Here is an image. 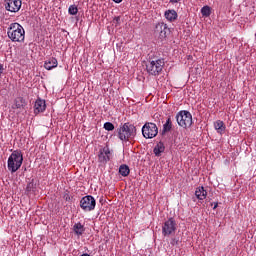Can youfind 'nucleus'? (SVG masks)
Instances as JSON below:
<instances>
[{"instance_id": "nucleus-1", "label": "nucleus", "mask_w": 256, "mask_h": 256, "mask_svg": "<svg viewBox=\"0 0 256 256\" xmlns=\"http://www.w3.org/2000/svg\"><path fill=\"white\" fill-rule=\"evenodd\" d=\"M7 37L12 43H23L25 41V28L17 22L11 23L7 28Z\"/></svg>"}, {"instance_id": "nucleus-2", "label": "nucleus", "mask_w": 256, "mask_h": 256, "mask_svg": "<svg viewBox=\"0 0 256 256\" xmlns=\"http://www.w3.org/2000/svg\"><path fill=\"white\" fill-rule=\"evenodd\" d=\"M23 165V153L21 151L16 150L11 153L8 157L7 167L10 173H17L21 166Z\"/></svg>"}, {"instance_id": "nucleus-3", "label": "nucleus", "mask_w": 256, "mask_h": 256, "mask_svg": "<svg viewBox=\"0 0 256 256\" xmlns=\"http://www.w3.org/2000/svg\"><path fill=\"white\" fill-rule=\"evenodd\" d=\"M135 135H137V128H135V125L131 123H124L118 129V139H120V141H124L125 143H127V141L130 139H135Z\"/></svg>"}, {"instance_id": "nucleus-4", "label": "nucleus", "mask_w": 256, "mask_h": 256, "mask_svg": "<svg viewBox=\"0 0 256 256\" xmlns=\"http://www.w3.org/2000/svg\"><path fill=\"white\" fill-rule=\"evenodd\" d=\"M163 67H165V60L163 58H159L157 60H152L146 64V71L150 75L157 77L163 71Z\"/></svg>"}, {"instance_id": "nucleus-5", "label": "nucleus", "mask_w": 256, "mask_h": 256, "mask_svg": "<svg viewBox=\"0 0 256 256\" xmlns=\"http://www.w3.org/2000/svg\"><path fill=\"white\" fill-rule=\"evenodd\" d=\"M176 121L179 127L187 129V127H191V125H193V116L191 115V112L182 110L176 115Z\"/></svg>"}, {"instance_id": "nucleus-6", "label": "nucleus", "mask_w": 256, "mask_h": 256, "mask_svg": "<svg viewBox=\"0 0 256 256\" xmlns=\"http://www.w3.org/2000/svg\"><path fill=\"white\" fill-rule=\"evenodd\" d=\"M96 205H97V201L95 200V197H93L91 195H86V196L82 197L80 200V208L85 213L95 211Z\"/></svg>"}, {"instance_id": "nucleus-7", "label": "nucleus", "mask_w": 256, "mask_h": 256, "mask_svg": "<svg viewBox=\"0 0 256 256\" xmlns=\"http://www.w3.org/2000/svg\"><path fill=\"white\" fill-rule=\"evenodd\" d=\"M159 133V128H157V124L153 122H147L142 127V135L145 139H153L157 137Z\"/></svg>"}, {"instance_id": "nucleus-8", "label": "nucleus", "mask_w": 256, "mask_h": 256, "mask_svg": "<svg viewBox=\"0 0 256 256\" xmlns=\"http://www.w3.org/2000/svg\"><path fill=\"white\" fill-rule=\"evenodd\" d=\"M177 231V222L175 218H169L162 225V235L164 237H171V235H175Z\"/></svg>"}, {"instance_id": "nucleus-9", "label": "nucleus", "mask_w": 256, "mask_h": 256, "mask_svg": "<svg viewBox=\"0 0 256 256\" xmlns=\"http://www.w3.org/2000/svg\"><path fill=\"white\" fill-rule=\"evenodd\" d=\"M98 161H99V163H102L103 165H105V164L109 163V161H111V150L109 149V146H105L99 150Z\"/></svg>"}, {"instance_id": "nucleus-10", "label": "nucleus", "mask_w": 256, "mask_h": 256, "mask_svg": "<svg viewBox=\"0 0 256 256\" xmlns=\"http://www.w3.org/2000/svg\"><path fill=\"white\" fill-rule=\"evenodd\" d=\"M21 5V0H7L5 2V9L10 11V13H17L21 9Z\"/></svg>"}, {"instance_id": "nucleus-11", "label": "nucleus", "mask_w": 256, "mask_h": 256, "mask_svg": "<svg viewBox=\"0 0 256 256\" xmlns=\"http://www.w3.org/2000/svg\"><path fill=\"white\" fill-rule=\"evenodd\" d=\"M45 109H47V103L45 102V100L38 98L34 104L35 115H39V113H44Z\"/></svg>"}, {"instance_id": "nucleus-12", "label": "nucleus", "mask_w": 256, "mask_h": 256, "mask_svg": "<svg viewBox=\"0 0 256 256\" xmlns=\"http://www.w3.org/2000/svg\"><path fill=\"white\" fill-rule=\"evenodd\" d=\"M57 65H59V62L57 61V58H55V57L48 58L44 62V68H46L47 71H51L52 69H55L57 67Z\"/></svg>"}, {"instance_id": "nucleus-13", "label": "nucleus", "mask_w": 256, "mask_h": 256, "mask_svg": "<svg viewBox=\"0 0 256 256\" xmlns=\"http://www.w3.org/2000/svg\"><path fill=\"white\" fill-rule=\"evenodd\" d=\"M195 196L199 201H204V199H207V190L203 186H200L196 188Z\"/></svg>"}, {"instance_id": "nucleus-14", "label": "nucleus", "mask_w": 256, "mask_h": 256, "mask_svg": "<svg viewBox=\"0 0 256 256\" xmlns=\"http://www.w3.org/2000/svg\"><path fill=\"white\" fill-rule=\"evenodd\" d=\"M165 19L169 21L170 23H173V21H177V11L175 10H166L164 13Z\"/></svg>"}, {"instance_id": "nucleus-15", "label": "nucleus", "mask_w": 256, "mask_h": 256, "mask_svg": "<svg viewBox=\"0 0 256 256\" xmlns=\"http://www.w3.org/2000/svg\"><path fill=\"white\" fill-rule=\"evenodd\" d=\"M27 105V102L23 99V97H17L14 100V105L12 109H23Z\"/></svg>"}, {"instance_id": "nucleus-16", "label": "nucleus", "mask_w": 256, "mask_h": 256, "mask_svg": "<svg viewBox=\"0 0 256 256\" xmlns=\"http://www.w3.org/2000/svg\"><path fill=\"white\" fill-rule=\"evenodd\" d=\"M214 129L217 131V133H219L220 135H223L226 129L225 123L221 120L214 122Z\"/></svg>"}, {"instance_id": "nucleus-17", "label": "nucleus", "mask_w": 256, "mask_h": 256, "mask_svg": "<svg viewBox=\"0 0 256 256\" xmlns=\"http://www.w3.org/2000/svg\"><path fill=\"white\" fill-rule=\"evenodd\" d=\"M73 229L76 235H83L85 233V226L81 222L74 224Z\"/></svg>"}, {"instance_id": "nucleus-18", "label": "nucleus", "mask_w": 256, "mask_h": 256, "mask_svg": "<svg viewBox=\"0 0 256 256\" xmlns=\"http://www.w3.org/2000/svg\"><path fill=\"white\" fill-rule=\"evenodd\" d=\"M173 129V122L171 121V117H168L166 122L163 125V133H169Z\"/></svg>"}, {"instance_id": "nucleus-19", "label": "nucleus", "mask_w": 256, "mask_h": 256, "mask_svg": "<svg viewBox=\"0 0 256 256\" xmlns=\"http://www.w3.org/2000/svg\"><path fill=\"white\" fill-rule=\"evenodd\" d=\"M164 151L165 146H163V144H157L153 149V153L156 157H161V153H163Z\"/></svg>"}, {"instance_id": "nucleus-20", "label": "nucleus", "mask_w": 256, "mask_h": 256, "mask_svg": "<svg viewBox=\"0 0 256 256\" xmlns=\"http://www.w3.org/2000/svg\"><path fill=\"white\" fill-rule=\"evenodd\" d=\"M131 170H129V166L122 164L119 168V173L122 177H127Z\"/></svg>"}, {"instance_id": "nucleus-21", "label": "nucleus", "mask_w": 256, "mask_h": 256, "mask_svg": "<svg viewBox=\"0 0 256 256\" xmlns=\"http://www.w3.org/2000/svg\"><path fill=\"white\" fill-rule=\"evenodd\" d=\"M201 14L203 15V17H209V15H211V7L209 6L202 7Z\"/></svg>"}, {"instance_id": "nucleus-22", "label": "nucleus", "mask_w": 256, "mask_h": 256, "mask_svg": "<svg viewBox=\"0 0 256 256\" xmlns=\"http://www.w3.org/2000/svg\"><path fill=\"white\" fill-rule=\"evenodd\" d=\"M69 15H77L79 13V9L75 5H70L68 8Z\"/></svg>"}, {"instance_id": "nucleus-23", "label": "nucleus", "mask_w": 256, "mask_h": 256, "mask_svg": "<svg viewBox=\"0 0 256 256\" xmlns=\"http://www.w3.org/2000/svg\"><path fill=\"white\" fill-rule=\"evenodd\" d=\"M104 129L105 131H114L115 125H113L111 122H106L104 123Z\"/></svg>"}, {"instance_id": "nucleus-24", "label": "nucleus", "mask_w": 256, "mask_h": 256, "mask_svg": "<svg viewBox=\"0 0 256 256\" xmlns=\"http://www.w3.org/2000/svg\"><path fill=\"white\" fill-rule=\"evenodd\" d=\"M26 191L27 193H31V191H35V184H33L32 182L28 183L26 187Z\"/></svg>"}, {"instance_id": "nucleus-25", "label": "nucleus", "mask_w": 256, "mask_h": 256, "mask_svg": "<svg viewBox=\"0 0 256 256\" xmlns=\"http://www.w3.org/2000/svg\"><path fill=\"white\" fill-rule=\"evenodd\" d=\"M63 199H64L65 201H71L72 197H71V195H69L68 192H66V193H64V195H63Z\"/></svg>"}, {"instance_id": "nucleus-26", "label": "nucleus", "mask_w": 256, "mask_h": 256, "mask_svg": "<svg viewBox=\"0 0 256 256\" xmlns=\"http://www.w3.org/2000/svg\"><path fill=\"white\" fill-rule=\"evenodd\" d=\"M170 245H179V240L177 238H172L171 241H170Z\"/></svg>"}, {"instance_id": "nucleus-27", "label": "nucleus", "mask_w": 256, "mask_h": 256, "mask_svg": "<svg viewBox=\"0 0 256 256\" xmlns=\"http://www.w3.org/2000/svg\"><path fill=\"white\" fill-rule=\"evenodd\" d=\"M3 75V64H0V77Z\"/></svg>"}, {"instance_id": "nucleus-28", "label": "nucleus", "mask_w": 256, "mask_h": 256, "mask_svg": "<svg viewBox=\"0 0 256 256\" xmlns=\"http://www.w3.org/2000/svg\"><path fill=\"white\" fill-rule=\"evenodd\" d=\"M212 205H214L213 209H216L217 207H219V203H217V202L212 203Z\"/></svg>"}, {"instance_id": "nucleus-29", "label": "nucleus", "mask_w": 256, "mask_h": 256, "mask_svg": "<svg viewBox=\"0 0 256 256\" xmlns=\"http://www.w3.org/2000/svg\"><path fill=\"white\" fill-rule=\"evenodd\" d=\"M114 21H116V23H119V21H121V18L120 17H115Z\"/></svg>"}, {"instance_id": "nucleus-30", "label": "nucleus", "mask_w": 256, "mask_h": 256, "mask_svg": "<svg viewBox=\"0 0 256 256\" xmlns=\"http://www.w3.org/2000/svg\"><path fill=\"white\" fill-rule=\"evenodd\" d=\"M181 0H170V3H179Z\"/></svg>"}, {"instance_id": "nucleus-31", "label": "nucleus", "mask_w": 256, "mask_h": 256, "mask_svg": "<svg viewBox=\"0 0 256 256\" xmlns=\"http://www.w3.org/2000/svg\"><path fill=\"white\" fill-rule=\"evenodd\" d=\"M114 3H121L123 0H113Z\"/></svg>"}]
</instances>
